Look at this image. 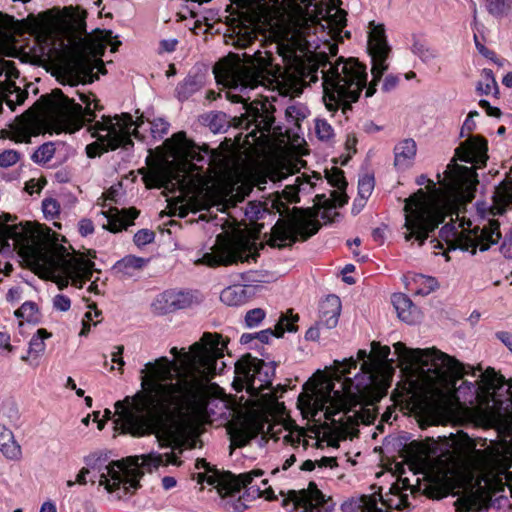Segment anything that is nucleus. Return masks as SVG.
<instances>
[{"instance_id": "f257e3e1", "label": "nucleus", "mask_w": 512, "mask_h": 512, "mask_svg": "<svg viewBox=\"0 0 512 512\" xmlns=\"http://www.w3.org/2000/svg\"><path fill=\"white\" fill-rule=\"evenodd\" d=\"M227 342L219 333L204 332L183 354V371L167 357L141 369V390L115 403L117 427L133 437L155 435L161 448L171 447L188 418H207L211 379L220 373Z\"/></svg>"}, {"instance_id": "f03ea898", "label": "nucleus", "mask_w": 512, "mask_h": 512, "mask_svg": "<svg viewBox=\"0 0 512 512\" xmlns=\"http://www.w3.org/2000/svg\"><path fill=\"white\" fill-rule=\"evenodd\" d=\"M395 354L406 365H417L425 370L429 377L441 384H451L454 389L453 397L460 405H474L482 397L485 390L495 386V379L482 372L474 382L463 381L456 387V381L464 375L476 376V370L467 368L453 357L436 348H408L404 343L394 345Z\"/></svg>"}, {"instance_id": "7ed1b4c3", "label": "nucleus", "mask_w": 512, "mask_h": 512, "mask_svg": "<svg viewBox=\"0 0 512 512\" xmlns=\"http://www.w3.org/2000/svg\"><path fill=\"white\" fill-rule=\"evenodd\" d=\"M509 206H512V179L503 180L494 188L492 202H477L476 209L482 218V225L473 228L468 227L458 230L453 223L445 224L439 236L441 240L432 239L430 242L433 248H443L442 241L447 245L448 250L459 249L475 254L477 248L480 251L488 250L492 245L497 244L502 237L500 223L496 219H486L489 216L503 214ZM471 226V223H469Z\"/></svg>"}, {"instance_id": "20e7f679", "label": "nucleus", "mask_w": 512, "mask_h": 512, "mask_svg": "<svg viewBox=\"0 0 512 512\" xmlns=\"http://www.w3.org/2000/svg\"><path fill=\"white\" fill-rule=\"evenodd\" d=\"M85 464L90 469V482L99 485L109 493H115L120 500L139 488V480L143 476L142 469L151 471L159 466L169 464L179 466L181 461L173 452L159 454L151 452L140 456L128 457L123 461H109L106 455L91 454L85 458Z\"/></svg>"}, {"instance_id": "39448f33", "label": "nucleus", "mask_w": 512, "mask_h": 512, "mask_svg": "<svg viewBox=\"0 0 512 512\" xmlns=\"http://www.w3.org/2000/svg\"><path fill=\"white\" fill-rule=\"evenodd\" d=\"M227 81L231 89L239 91L240 94H234L232 91L226 93L227 99L234 103H244L245 113L240 118L234 117V125L236 127L244 128L246 130L254 127L249 136L253 140L258 141L263 137L264 139L273 130H280V127H275L274 106L268 101H253L247 103L244 94L247 90L265 86L269 77L264 68L255 65L237 64L228 67L226 71Z\"/></svg>"}, {"instance_id": "423d86ee", "label": "nucleus", "mask_w": 512, "mask_h": 512, "mask_svg": "<svg viewBox=\"0 0 512 512\" xmlns=\"http://www.w3.org/2000/svg\"><path fill=\"white\" fill-rule=\"evenodd\" d=\"M19 253L48 273L60 290L68 286L70 279L75 286L82 288L86 281L91 280L95 271L94 262L83 255H71L62 245L54 249L37 246L33 235L30 239L24 240Z\"/></svg>"}, {"instance_id": "0eeeda50", "label": "nucleus", "mask_w": 512, "mask_h": 512, "mask_svg": "<svg viewBox=\"0 0 512 512\" xmlns=\"http://www.w3.org/2000/svg\"><path fill=\"white\" fill-rule=\"evenodd\" d=\"M321 73L323 100L329 111H336L341 106L344 110L350 109L351 103L358 100L366 87V67L354 58L341 57L335 63L329 62Z\"/></svg>"}, {"instance_id": "6e6552de", "label": "nucleus", "mask_w": 512, "mask_h": 512, "mask_svg": "<svg viewBox=\"0 0 512 512\" xmlns=\"http://www.w3.org/2000/svg\"><path fill=\"white\" fill-rule=\"evenodd\" d=\"M487 151L488 144L483 137H469L455 149L454 157L443 172L444 177L441 178V175L437 174L439 183L447 190L465 191L469 196H473L472 193L479 183L477 173L473 167L459 165L457 161L481 167L486 164L488 159Z\"/></svg>"}, {"instance_id": "1a4fd4ad", "label": "nucleus", "mask_w": 512, "mask_h": 512, "mask_svg": "<svg viewBox=\"0 0 512 512\" xmlns=\"http://www.w3.org/2000/svg\"><path fill=\"white\" fill-rule=\"evenodd\" d=\"M112 38V32L98 30L94 39L86 35L79 39L72 55L65 63L61 75V83L75 86L79 83H92L98 79L95 69L105 73L101 59L97 55L104 49V45Z\"/></svg>"}, {"instance_id": "9d476101", "label": "nucleus", "mask_w": 512, "mask_h": 512, "mask_svg": "<svg viewBox=\"0 0 512 512\" xmlns=\"http://www.w3.org/2000/svg\"><path fill=\"white\" fill-rule=\"evenodd\" d=\"M404 211V227L407 229L404 238L410 241L415 237L420 246L446 217L443 205L428 197L422 189L406 199Z\"/></svg>"}, {"instance_id": "9b49d317", "label": "nucleus", "mask_w": 512, "mask_h": 512, "mask_svg": "<svg viewBox=\"0 0 512 512\" xmlns=\"http://www.w3.org/2000/svg\"><path fill=\"white\" fill-rule=\"evenodd\" d=\"M80 100L86 105L75 102L74 99L66 96L62 90L55 89L50 95L42 96L45 101L47 116L51 122L62 130H78L86 123L94 121L95 110L101 107L90 99L89 95L78 93Z\"/></svg>"}, {"instance_id": "f8f14e48", "label": "nucleus", "mask_w": 512, "mask_h": 512, "mask_svg": "<svg viewBox=\"0 0 512 512\" xmlns=\"http://www.w3.org/2000/svg\"><path fill=\"white\" fill-rule=\"evenodd\" d=\"M139 125L128 113L114 117L102 116L101 121H96L88 128L91 136L97 138L98 141L86 146L87 156L95 158L108 150H115L119 147L127 149L133 146L131 130L133 126Z\"/></svg>"}, {"instance_id": "ddd939ff", "label": "nucleus", "mask_w": 512, "mask_h": 512, "mask_svg": "<svg viewBox=\"0 0 512 512\" xmlns=\"http://www.w3.org/2000/svg\"><path fill=\"white\" fill-rule=\"evenodd\" d=\"M196 468L205 469L207 472H213L211 475L200 473L198 475V481H205L208 485L214 486L217 493L223 500L227 497H234L242 488L245 489V495L247 497L258 498L266 493L268 499L274 498L271 488L263 491L258 484L254 483L255 477L263 475L261 470H253L239 475H235L229 471L218 472L217 470H213L205 459H197Z\"/></svg>"}, {"instance_id": "4468645a", "label": "nucleus", "mask_w": 512, "mask_h": 512, "mask_svg": "<svg viewBox=\"0 0 512 512\" xmlns=\"http://www.w3.org/2000/svg\"><path fill=\"white\" fill-rule=\"evenodd\" d=\"M275 376L273 363L246 354L235 363V379L233 385L237 391L246 388L252 396H258L272 385Z\"/></svg>"}, {"instance_id": "2eb2a0df", "label": "nucleus", "mask_w": 512, "mask_h": 512, "mask_svg": "<svg viewBox=\"0 0 512 512\" xmlns=\"http://www.w3.org/2000/svg\"><path fill=\"white\" fill-rule=\"evenodd\" d=\"M320 224L299 208L294 207L287 217L279 219L271 230L270 245L282 248L298 240L306 241L316 234Z\"/></svg>"}, {"instance_id": "dca6fc26", "label": "nucleus", "mask_w": 512, "mask_h": 512, "mask_svg": "<svg viewBox=\"0 0 512 512\" xmlns=\"http://www.w3.org/2000/svg\"><path fill=\"white\" fill-rule=\"evenodd\" d=\"M164 144L170 157L190 162L194 169H197L198 163L206 164L209 168H220L224 165V156L221 152L209 149L207 145L198 146L186 137L185 132L174 134Z\"/></svg>"}, {"instance_id": "f3484780", "label": "nucleus", "mask_w": 512, "mask_h": 512, "mask_svg": "<svg viewBox=\"0 0 512 512\" xmlns=\"http://www.w3.org/2000/svg\"><path fill=\"white\" fill-rule=\"evenodd\" d=\"M257 255L256 252H252V245L248 241L226 239L222 242L217 241L212 251L205 253L196 263L209 267L229 266L249 262Z\"/></svg>"}, {"instance_id": "a211bd4d", "label": "nucleus", "mask_w": 512, "mask_h": 512, "mask_svg": "<svg viewBox=\"0 0 512 512\" xmlns=\"http://www.w3.org/2000/svg\"><path fill=\"white\" fill-rule=\"evenodd\" d=\"M368 52L371 57L373 79L366 89L365 96L371 97L376 91L375 86L380 81L383 73L388 69L386 60L390 52L384 25L376 24L374 21L369 23Z\"/></svg>"}, {"instance_id": "6ab92c4d", "label": "nucleus", "mask_w": 512, "mask_h": 512, "mask_svg": "<svg viewBox=\"0 0 512 512\" xmlns=\"http://www.w3.org/2000/svg\"><path fill=\"white\" fill-rule=\"evenodd\" d=\"M309 405L314 411V416L323 412L325 419L331 421L333 425H344V417L336 419V416L349 411L347 397L342 392L333 390L332 387L317 390L311 396Z\"/></svg>"}, {"instance_id": "aec40b11", "label": "nucleus", "mask_w": 512, "mask_h": 512, "mask_svg": "<svg viewBox=\"0 0 512 512\" xmlns=\"http://www.w3.org/2000/svg\"><path fill=\"white\" fill-rule=\"evenodd\" d=\"M277 48L287 66V70L282 75L283 81H290L295 87L306 85L308 77L312 82L317 81V69L310 70L306 68L294 47L279 45Z\"/></svg>"}, {"instance_id": "412c9836", "label": "nucleus", "mask_w": 512, "mask_h": 512, "mask_svg": "<svg viewBox=\"0 0 512 512\" xmlns=\"http://www.w3.org/2000/svg\"><path fill=\"white\" fill-rule=\"evenodd\" d=\"M282 504L290 511L297 508L311 512L316 508L328 510V507L325 506V496L314 482H310L306 489L289 490L288 497L283 499Z\"/></svg>"}, {"instance_id": "4be33fe9", "label": "nucleus", "mask_w": 512, "mask_h": 512, "mask_svg": "<svg viewBox=\"0 0 512 512\" xmlns=\"http://www.w3.org/2000/svg\"><path fill=\"white\" fill-rule=\"evenodd\" d=\"M341 312V301L336 295H329L321 302L319 308V320L315 326L310 327L306 333V340L316 341L320 337V329H333L337 326Z\"/></svg>"}, {"instance_id": "5701e85b", "label": "nucleus", "mask_w": 512, "mask_h": 512, "mask_svg": "<svg viewBox=\"0 0 512 512\" xmlns=\"http://www.w3.org/2000/svg\"><path fill=\"white\" fill-rule=\"evenodd\" d=\"M31 232L24 227L18 226H0V253H10L14 249L18 252L22 250L24 240L30 239Z\"/></svg>"}, {"instance_id": "b1692460", "label": "nucleus", "mask_w": 512, "mask_h": 512, "mask_svg": "<svg viewBox=\"0 0 512 512\" xmlns=\"http://www.w3.org/2000/svg\"><path fill=\"white\" fill-rule=\"evenodd\" d=\"M298 320V315H293L292 313L288 312L285 314L282 313L274 328H267L265 330L255 332V337L261 343L267 344L272 337L280 338L285 332H296V323Z\"/></svg>"}, {"instance_id": "393cba45", "label": "nucleus", "mask_w": 512, "mask_h": 512, "mask_svg": "<svg viewBox=\"0 0 512 512\" xmlns=\"http://www.w3.org/2000/svg\"><path fill=\"white\" fill-rule=\"evenodd\" d=\"M191 304V297L188 293L166 291L162 293L153 303L159 314H167L175 310L184 309Z\"/></svg>"}, {"instance_id": "a878e982", "label": "nucleus", "mask_w": 512, "mask_h": 512, "mask_svg": "<svg viewBox=\"0 0 512 512\" xmlns=\"http://www.w3.org/2000/svg\"><path fill=\"white\" fill-rule=\"evenodd\" d=\"M394 167L398 171H405L412 167L416 153L417 144L412 138H406L398 142L394 149Z\"/></svg>"}, {"instance_id": "bb28decb", "label": "nucleus", "mask_w": 512, "mask_h": 512, "mask_svg": "<svg viewBox=\"0 0 512 512\" xmlns=\"http://www.w3.org/2000/svg\"><path fill=\"white\" fill-rule=\"evenodd\" d=\"M102 215L107 219V224H103V228L116 233L122 229H126L129 225L127 221L136 219L139 215V211L136 208L122 209L121 211L115 208L108 212H102Z\"/></svg>"}, {"instance_id": "cd10ccee", "label": "nucleus", "mask_w": 512, "mask_h": 512, "mask_svg": "<svg viewBox=\"0 0 512 512\" xmlns=\"http://www.w3.org/2000/svg\"><path fill=\"white\" fill-rule=\"evenodd\" d=\"M379 501L382 506H385L386 503L380 495H363L344 502L341 510L342 512H384L383 508L378 506Z\"/></svg>"}, {"instance_id": "c85d7f7f", "label": "nucleus", "mask_w": 512, "mask_h": 512, "mask_svg": "<svg viewBox=\"0 0 512 512\" xmlns=\"http://www.w3.org/2000/svg\"><path fill=\"white\" fill-rule=\"evenodd\" d=\"M50 336L51 334L47 330L43 328L38 329L29 342L27 355L22 356L21 359L34 367L38 366V359L44 354L46 349L44 340Z\"/></svg>"}, {"instance_id": "c756f323", "label": "nucleus", "mask_w": 512, "mask_h": 512, "mask_svg": "<svg viewBox=\"0 0 512 512\" xmlns=\"http://www.w3.org/2000/svg\"><path fill=\"white\" fill-rule=\"evenodd\" d=\"M486 498L482 491H469L459 498L455 505L459 512H487Z\"/></svg>"}, {"instance_id": "7c9ffc66", "label": "nucleus", "mask_w": 512, "mask_h": 512, "mask_svg": "<svg viewBox=\"0 0 512 512\" xmlns=\"http://www.w3.org/2000/svg\"><path fill=\"white\" fill-rule=\"evenodd\" d=\"M392 303L398 317L402 321L408 324H412L416 321L418 317V309L405 294H394L392 296Z\"/></svg>"}, {"instance_id": "2f4dec72", "label": "nucleus", "mask_w": 512, "mask_h": 512, "mask_svg": "<svg viewBox=\"0 0 512 512\" xmlns=\"http://www.w3.org/2000/svg\"><path fill=\"white\" fill-rule=\"evenodd\" d=\"M147 262L148 260L142 257L127 255L117 261L112 270L120 278L132 277L135 271L142 269Z\"/></svg>"}, {"instance_id": "473e14b6", "label": "nucleus", "mask_w": 512, "mask_h": 512, "mask_svg": "<svg viewBox=\"0 0 512 512\" xmlns=\"http://www.w3.org/2000/svg\"><path fill=\"white\" fill-rule=\"evenodd\" d=\"M327 180L331 186L337 188L340 191H333L331 193L332 205L343 206L345 203H347V195L344 193V190L347 187V182L345 180L343 171L338 168L332 169L331 172L327 173Z\"/></svg>"}, {"instance_id": "72a5a7b5", "label": "nucleus", "mask_w": 512, "mask_h": 512, "mask_svg": "<svg viewBox=\"0 0 512 512\" xmlns=\"http://www.w3.org/2000/svg\"><path fill=\"white\" fill-rule=\"evenodd\" d=\"M0 451L11 460H17L21 456V447L15 441L12 431L0 424Z\"/></svg>"}, {"instance_id": "f704fd0d", "label": "nucleus", "mask_w": 512, "mask_h": 512, "mask_svg": "<svg viewBox=\"0 0 512 512\" xmlns=\"http://www.w3.org/2000/svg\"><path fill=\"white\" fill-rule=\"evenodd\" d=\"M203 86V77L199 74H188L176 87V96L180 101L187 100Z\"/></svg>"}, {"instance_id": "c9c22d12", "label": "nucleus", "mask_w": 512, "mask_h": 512, "mask_svg": "<svg viewBox=\"0 0 512 512\" xmlns=\"http://www.w3.org/2000/svg\"><path fill=\"white\" fill-rule=\"evenodd\" d=\"M220 300L228 306H240L247 302L248 292L245 286L233 285L222 290Z\"/></svg>"}, {"instance_id": "e433bc0d", "label": "nucleus", "mask_w": 512, "mask_h": 512, "mask_svg": "<svg viewBox=\"0 0 512 512\" xmlns=\"http://www.w3.org/2000/svg\"><path fill=\"white\" fill-rule=\"evenodd\" d=\"M346 15L343 9L335 6H331L326 10L323 19L327 24V28L330 29L329 33L337 35L342 31L346 26Z\"/></svg>"}, {"instance_id": "4c0bfd02", "label": "nucleus", "mask_w": 512, "mask_h": 512, "mask_svg": "<svg viewBox=\"0 0 512 512\" xmlns=\"http://www.w3.org/2000/svg\"><path fill=\"white\" fill-rule=\"evenodd\" d=\"M425 410L427 413L426 425H430L432 423L438 422L442 418L447 417L450 414L451 408L447 400L439 399L431 401Z\"/></svg>"}, {"instance_id": "58836bf2", "label": "nucleus", "mask_w": 512, "mask_h": 512, "mask_svg": "<svg viewBox=\"0 0 512 512\" xmlns=\"http://www.w3.org/2000/svg\"><path fill=\"white\" fill-rule=\"evenodd\" d=\"M411 51L425 64L431 63L439 56V53L436 49L430 47L420 40L413 41Z\"/></svg>"}, {"instance_id": "ea45409f", "label": "nucleus", "mask_w": 512, "mask_h": 512, "mask_svg": "<svg viewBox=\"0 0 512 512\" xmlns=\"http://www.w3.org/2000/svg\"><path fill=\"white\" fill-rule=\"evenodd\" d=\"M206 121L213 133L226 132L229 128L231 119L223 112L211 113L207 116Z\"/></svg>"}, {"instance_id": "a19ab883", "label": "nucleus", "mask_w": 512, "mask_h": 512, "mask_svg": "<svg viewBox=\"0 0 512 512\" xmlns=\"http://www.w3.org/2000/svg\"><path fill=\"white\" fill-rule=\"evenodd\" d=\"M26 97V92L22 91L15 84H11L8 88V94L5 95V102L11 110H14L15 106L22 104Z\"/></svg>"}, {"instance_id": "79ce46f5", "label": "nucleus", "mask_w": 512, "mask_h": 512, "mask_svg": "<svg viewBox=\"0 0 512 512\" xmlns=\"http://www.w3.org/2000/svg\"><path fill=\"white\" fill-rule=\"evenodd\" d=\"M488 12L495 17H502L508 13L512 7L510 0H486Z\"/></svg>"}, {"instance_id": "37998d69", "label": "nucleus", "mask_w": 512, "mask_h": 512, "mask_svg": "<svg viewBox=\"0 0 512 512\" xmlns=\"http://www.w3.org/2000/svg\"><path fill=\"white\" fill-rule=\"evenodd\" d=\"M37 313L38 307L32 301L24 302L19 309L15 311V316L17 318H23L27 322H36L37 321Z\"/></svg>"}, {"instance_id": "c03bdc74", "label": "nucleus", "mask_w": 512, "mask_h": 512, "mask_svg": "<svg viewBox=\"0 0 512 512\" xmlns=\"http://www.w3.org/2000/svg\"><path fill=\"white\" fill-rule=\"evenodd\" d=\"M55 154L54 144L47 142L42 144L31 156L35 163H46L53 158Z\"/></svg>"}, {"instance_id": "a18cd8bd", "label": "nucleus", "mask_w": 512, "mask_h": 512, "mask_svg": "<svg viewBox=\"0 0 512 512\" xmlns=\"http://www.w3.org/2000/svg\"><path fill=\"white\" fill-rule=\"evenodd\" d=\"M482 77L484 82H479L476 89L480 94L488 95L493 88H497V82L491 69H483Z\"/></svg>"}, {"instance_id": "49530a36", "label": "nucleus", "mask_w": 512, "mask_h": 512, "mask_svg": "<svg viewBox=\"0 0 512 512\" xmlns=\"http://www.w3.org/2000/svg\"><path fill=\"white\" fill-rule=\"evenodd\" d=\"M245 216L250 220H258L263 217L265 213H267V210L263 208L261 202H248L246 204V207L244 209Z\"/></svg>"}, {"instance_id": "de8ad7c7", "label": "nucleus", "mask_w": 512, "mask_h": 512, "mask_svg": "<svg viewBox=\"0 0 512 512\" xmlns=\"http://www.w3.org/2000/svg\"><path fill=\"white\" fill-rule=\"evenodd\" d=\"M371 353L381 363H383V362H387V363L394 362L393 359H389V355L391 353L390 347L389 346H382L379 342L373 341L371 343Z\"/></svg>"}, {"instance_id": "09e8293b", "label": "nucleus", "mask_w": 512, "mask_h": 512, "mask_svg": "<svg viewBox=\"0 0 512 512\" xmlns=\"http://www.w3.org/2000/svg\"><path fill=\"white\" fill-rule=\"evenodd\" d=\"M315 131L318 138L322 141H328L334 136V130L332 126L323 119L316 120Z\"/></svg>"}, {"instance_id": "8fccbe9b", "label": "nucleus", "mask_w": 512, "mask_h": 512, "mask_svg": "<svg viewBox=\"0 0 512 512\" xmlns=\"http://www.w3.org/2000/svg\"><path fill=\"white\" fill-rule=\"evenodd\" d=\"M374 188V178L370 175H365L359 179L358 194L361 199L366 200L372 193Z\"/></svg>"}, {"instance_id": "3c124183", "label": "nucleus", "mask_w": 512, "mask_h": 512, "mask_svg": "<svg viewBox=\"0 0 512 512\" xmlns=\"http://www.w3.org/2000/svg\"><path fill=\"white\" fill-rule=\"evenodd\" d=\"M265 311L261 308L249 310L245 315V323L249 328L257 327L265 318Z\"/></svg>"}, {"instance_id": "603ef678", "label": "nucleus", "mask_w": 512, "mask_h": 512, "mask_svg": "<svg viewBox=\"0 0 512 512\" xmlns=\"http://www.w3.org/2000/svg\"><path fill=\"white\" fill-rule=\"evenodd\" d=\"M155 239V233L152 230L149 229H141L134 235V243L138 246H145L151 242H153Z\"/></svg>"}, {"instance_id": "864d4df0", "label": "nucleus", "mask_w": 512, "mask_h": 512, "mask_svg": "<svg viewBox=\"0 0 512 512\" xmlns=\"http://www.w3.org/2000/svg\"><path fill=\"white\" fill-rule=\"evenodd\" d=\"M19 158L20 154L16 150H4L2 153H0V167H10L17 163Z\"/></svg>"}, {"instance_id": "5fc2aeb1", "label": "nucleus", "mask_w": 512, "mask_h": 512, "mask_svg": "<svg viewBox=\"0 0 512 512\" xmlns=\"http://www.w3.org/2000/svg\"><path fill=\"white\" fill-rule=\"evenodd\" d=\"M169 129V123L163 119H156L151 123V133L154 138L161 139L167 134Z\"/></svg>"}, {"instance_id": "6e6d98bb", "label": "nucleus", "mask_w": 512, "mask_h": 512, "mask_svg": "<svg viewBox=\"0 0 512 512\" xmlns=\"http://www.w3.org/2000/svg\"><path fill=\"white\" fill-rule=\"evenodd\" d=\"M2 416L8 419L10 425L16 426L19 422L20 415L17 407L10 403L5 405L2 410Z\"/></svg>"}, {"instance_id": "4d7b16f0", "label": "nucleus", "mask_w": 512, "mask_h": 512, "mask_svg": "<svg viewBox=\"0 0 512 512\" xmlns=\"http://www.w3.org/2000/svg\"><path fill=\"white\" fill-rule=\"evenodd\" d=\"M419 279L422 281V284H424V287L419 288L416 291V293L419 295H428L438 287V283L433 277H425L420 275Z\"/></svg>"}, {"instance_id": "13d9d810", "label": "nucleus", "mask_w": 512, "mask_h": 512, "mask_svg": "<svg viewBox=\"0 0 512 512\" xmlns=\"http://www.w3.org/2000/svg\"><path fill=\"white\" fill-rule=\"evenodd\" d=\"M42 208H43V212L46 216H50L51 218H54L56 215L59 214L60 206L55 199L47 198V199L43 200Z\"/></svg>"}, {"instance_id": "bf43d9fd", "label": "nucleus", "mask_w": 512, "mask_h": 512, "mask_svg": "<svg viewBox=\"0 0 512 512\" xmlns=\"http://www.w3.org/2000/svg\"><path fill=\"white\" fill-rule=\"evenodd\" d=\"M32 120H29L28 123L25 124V127L23 128H15L14 135L12 136V139L16 142H30V135L29 131L31 129Z\"/></svg>"}, {"instance_id": "052dcab7", "label": "nucleus", "mask_w": 512, "mask_h": 512, "mask_svg": "<svg viewBox=\"0 0 512 512\" xmlns=\"http://www.w3.org/2000/svg\"><path fill=\"white\" fill-rule=\"evenodd\" d=\"M53 306L56 310L66 312L71 307V301L67 296L58 294L53 299Z\"/></svg>"}, {"instance_id": "680f3d73", "label": "nucleus", "mask_w": 512, "mask_h": 512, "mask_svg": "<svg viewBox=\"0 0 512 512\" xmlns=\"http://www.w3.org/2000/svg\"><path fill=\"white\" fill-rule=\"evenodd\" d=\"M500 251L506 258H512V227L505 234L504 240L500 246Z\"/></svg>"}, {"instance_id": "e2e57ef3", "label": "nucleus", "mask_w": 512, "mask_h": 512, "mask_svg": "<svg viewBox=\"0 0 512 512\" xmlns=\"http://www.w3.org/2000/svg\"><path fill=\"white\" fill-rule=\"evenodd\" d=\"M474 42H475L478 52L481 55H483L485 58L490 59V60L494 61L495 63H497V61L495 60V53L492 50L485 47L483 44H481L478 40L477 35H474Z\"/></svg>"}, {"instance_id": "0e129e2a", "label": "nucleus", "mask_w": 512, "mask_h": 512, "mask_svg": "<svg viewBox=\"0 0 512 512\" xmlns=\"http://www.w3.org/2000/svg\"><path fill=\"white\" fill-rule=\"evenodd\" d=\"M145 181H146V184L148 187L158 186V187L169 188L170 185L171 186L175 185L172 180H167V179H165V177H162V176H154L152 178L153 183H150V181L147 178H145Z\"/></svg>"}, {"instance_id": "69168bd1", "label": "nucleus", "mask_w": 512, "mask_h": 512, "mask_svg": "<svg viewBox=\"0 0 512 512\" xmlns=\"http://www.w3.org/2000/svg\"><path fill=\"white\" fill-rule=\"evenodd\" d=\"M79 233L82 236H88L94 232V225L90 219H82L79 224Z\"/></svg>"}, {"instance_id": "338daca9", "label": "nucleus", "mask_w": 512, "mask_h": 512, "mask_svg": "<svg viewBox=\"0 0 512 512\" xmlns=\"http://www.w3.org/2000/svg\"><path fill=\"white\" fill-rule=\"evenodd\" d=\"M399 82V78L395 75H387L384 79L382 90L385 92H389L393 90Z\"/></svg>"}, {"instance_id": "774afa93", "label": "nucleus", "mask_w": 512, "mask_h": 512, "mask_svg": "<svg viewBox=\"0 0 512 512\" xmlns=\"http://www.w3.org/2000/svg\"><path fill=\"white\" fill-rule=\"evenodd\" d=\"M496 337L512 352V334L510 332H497Z\"/></svg>"}]
</instances>
